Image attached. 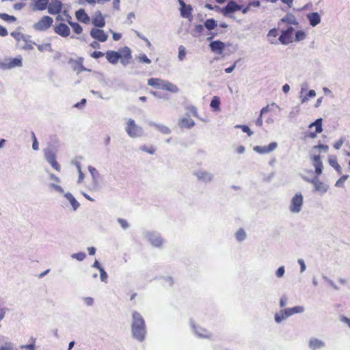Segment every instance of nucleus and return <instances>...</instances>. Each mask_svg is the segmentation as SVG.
I'll return each instance as SVG.
<instances>
[{
  "label": "nucleus",
  "mask_w": 350,
  "mask_h": 350,
  "mask_svg": "<svg viewBox=\"0 0 350 350\" xmlns=\"http://www.w3.org/2000/svg\"><path fill=\"white\" fill-rule=\"evenodd\" d=\"M204 26L208 30H212L215 29L217 27V23L216 21L213 19H207L204 24Z\"/></svg>",
  "instance_id": "37"
},
{
  "label": "nucleus",
  "mask_w": 350,
  "mask_h": 350,
  "mask_svg": "<svg viewBox=\"0 0 350 350\" xmlns=\"http://www.w3.org/2000/svg\"><path fill=\"white\" fill-rule=\"evenodd\" d=\"M314 149H319L320 150H322V151L326 152L328 150L329 147H328L327 145L319 144V145H317V146H314Z\"/></svg>",
  "instance_id": "58"
},
{
  "label": "nucleus",
  "mask_w": 350,
  "mask_h": 350,
  "mask_svg": "<svg viewBox=\"0 0 350 350\" xmlns=\"http://www.w3.org/2000/svg\"><path fill=\"white\" fill-rule=\"evenodd\" d=\"M194 331L196 335L200 338H208L210 336V334L207 330L200 327H194Z\"/></svg>",
  "instance_id": "32"
},
{
  "label": "nucleus",
  "mask_w": 350,
  "mask_h": 350,
  "mask_svg": "<svg viewBox=\"0 0 350 350\" xmlns=\"http://www.w3.org/2000/svg\"><path fill=\"white\" fill-rule=\"evenodd\" d=\"M278 147L276 142H271L267 146H256L254 150L259 154H267L273 151Z\"/></svg>",
  "instance_id": "12"
},
{
  "label": "nucleus",
  "mask_w": 350,
  "mask_h": 350,
  "mask_svg": "<svg viewBox=\"0 0 350 350\" xmlns=\"http://www.w3.org/2000/svg\"><path fill=\"white\" fill-rule=\"evenodd\" d=\"M315 96H316V92L313 90H311L308 92V94L305 96L302 97L301 96V103H304L308 100L309 98H313Z\"/></svg>",
  "instance_id": "39"
},
{
  "label": "nucleus",
  "mask_w": 350,
  "mask_h": 350,
  "mask_svg": "<svg viewBox=\"0 0 350 350\" xmlns=\"http://www.w3.org/2000/svg\"><path fill=\"white\" fill-rule=\"evenodd\" d=\"M131 334L139 342L144 341L146 336L145 321L141 314L137 311L132 312Z\"/></svg>",
  "instance_id": "1"
},
{
  "label": "nucleus",
  "mask_w": 350,
  "mask_h": 350,
  "mask_svg": "<svg viewBox=\"0 0 350 350\" xmlns=\"http://www.w3.org/2000/svg\"><path fill=\"white\" fill-rule=\"evenodd\" d=\"M287 318H288V317H286V314H284V309L280 310L278 312H276L274 315V320L275 323L278 324L282 323V321L286 319Z\"/></svg>",
  "instance_id": "33"
},
{
  "label": "nucleus",
  "mask_w": 350,
  "mask_h": 350,
  "mask_svg": "<svg viewBox=\"0 0 350 350\" xmlns=\"http://www.w3.org/2000/svg\"><path fill=\"white\" fill-rule=\"evenodd\" d=\"M306 33L303 31H297L295 33V40L299 42L304 40Z\"/></svg>",
  "instance_id": "48"
},
{
  "label": "nucleus",
  "mask_w": 350,
  "mask_h": 350,
  "mask_svg": "<svg viewBox=\"0 0 350 350\" xmlns=\"http://www.w3.org/2000/svg\"><path fill=\"white\" fill-rule=\"evenodd\" d=\"M154 88L167 90L172 93L178 92V88L174 84L159 79H154Z\"/></svg>",
  "instance_id": "5"
},
{
  "label": "nucleus",
  "mask_w": 350,
  "mask_h": 350,
  "mask_svg": "<svg viewBox=\"0 0 350 350\" xmlns=\"http://www.w3.org/2000/svg\"><path fill=\"white\" fill-rule=\"evenodd\" d=\"M73 70L75 71H77V73H79L82 72L83 70H85L83 66L82 65L81 62H75L73 65Z\"/></svg>",
  "instance_id": "44"
},
{
  "label": "nucleus",
  "mask_w": 350,
  "mask_h": 350,
  "mask_svg": "<svg viewBox=\"0 0 350 350\" xmlns=\"http://www.w3.org/2000/svg\"><path fill=\"white\" fill-rule=\"evenodd\" d=\"M191 6L190 5H187L183 8H180V14L181 16L184 18H188L191 15Z\"/></svg>",
  "instance_id": "31"
},
{
  "label": "nucleus",
  "mask_w": 350,
  "mask_h": 350,
  "mask_svg": "<svg viewBox=\"0 0 350 350\" xmlns=\"http://www.w3.org/2000/svg\"><path fill=\"white\" fill-rule=\"evenodd\" d=\"M163 242V239L160 236H154V247H160Z\"/></svg>",
  "instance_id": "57"
},
{
  "label": "nucleus",
  "mask_w": 350,
  "mask_h": 350,
  "mask_svg": "<svg viewBox=\"0 0 350 350\" xmlns=\"http://www.w3.org/2000/svg\"><path fill=\"white\" fill-rule=\"evenodd\" d=\"M220 105V98L219 97L215 96L212 98L210 107L213 109L214 111H219Z\"/></svg>",
  "instance_id": "34"
},
{
  "label": "nucleus",
  "mask_w": 350,
  "mask_h": 350,
  "mask_svg": "<svg viewBox=\"0 0 350 350\" xmlns=\"http://www.w3.org/2000/svg\"><path fill=\"white\" fill-rule=\"evenodd\" d=\"M83 301L85 302V304L88 306H91L93 305V303H94V299L92 297H84L83 298Z\"/></svg>",
  "instance_id": "62"
},
{
  "label": "nucleus",
  "mask_w": 350,
  "mask_h": 350,
  "mask_svg": "<svg viewBox=\"0 0 350 350\" xmlns=\"http://www.w3.org/2000/svg\"><path fill=\"white\" fill-rule=\"evenodd\" d=\"M22 60L21 58H14L5 59L3 62H0V68L2 69H10L16 66H21Z\"/></svg>",
  "instance_id": "8"
},
{
  "label": "nucleus",
  "mask_w": 350,
  "mask_h": 350,
  "mask_svg": "<svg viewBox=\"0 0 350 350\" xmlns=\"http://www.w3.org/2000/svg\"><path fill=\"white\" fill-rule=\"evenodd\" d=\"M328 162L329 164L337 171L338 174H342V168L338 163L337 158L336 156H330L328 159Z\"/></svg>",
  "instance_id": "28"
},
{
  "label": "nucleus",
  "mask_w": 350,
  "mask_h": 350,
  "mask_svg": "<svg viewBox=\"0 0 350 350\" xmlns=\"http://www.w3.org/2000/svg\"><path fill=\"white\" fill-rule=\"evenodd\" d=\"M86 257V254L84 252L75 253L71 255V258L76 259L79 261H83Z\"/></svg>",
  "instance_id": "43"
},
{
  "label": "nucleus",
  "mask_w": 350,
  "mask_h": 350,
  "mask_svg": "<svg viewBox=\"0 0 350 350\" xmlns=\"http://www.w3.org/2000/svg\"><path fill=\"white\" fill-rule=\"evenodd\" d=\"M64 197L70 203L74 211H75L79 207L80 204L77 202V200L71 193H66L64 194Z\"/></svg>",
  "instance_id": "24"
},
{
  "label": "nucleus",
  "mask_w": 350,
  "mask_h": 350,
  "mask_svg": "<svg viewBox=\"0 0 350 350\" xmlns=\"http://www.w3.org/2000/svg\"><path fill=\"white\" fill-rule=\"evenodd\" d=\"M118 222L121 226V227L124 230L127 229L129 227L127 221L124 219H118Z\"/></svg>",
  "instance_id": "56"
},
{
  "label": "nucleus",
  "mask_w": 350,
  "mask_h": 350,
  "mask_svg": "<svg viewBox=\"0 0 350 350\" xmlns=\"http://www.w3.org/2000/svg\"><path fill=\"white\" fill-rule=\"evenodd\" d=\"M241 6L237 4L234 1H230L221 9V12L224 16H228L230 13L240 10Z\"/></svg>",
  "instance_id": "13"
},
{
  "label": "nucleus",
  "mask_w": 350,
  "mask_h": 350,
  "mask_svg": "<svg viewBox=\"0 0 350 350\" xmlns=\"http://www.w3.org/2000/svg\"><path fill=\"white\" fill-rule=\"evenodd\" d=\"M53 20L49 16H43L38 22L33 25V28L37 31H45L52 25Z\"/></svg>",
  "instance_id": "6"
},
{
  "label": "nucleus",
  "mask_w": 350,
  "mask_h": 350,
  "mask_svg": "<svg viewBox=\"0 0 350 350\" xmlns=\"http://www.w3.org/2000/svg\"><path fill=\"white\" fill-rule=\"evenodd\" d=\"M304 204V197L301 193H295L291 200L288 209L291 213L297 214L301 212Z\"/></svg>",
  "instance_id": "4"
},
{
  "label": "nucleus",
  "mask_w": 350,
  "mask_h": 350,
  "mask_svg": "<svg viewBox=\"0 0 350 350\" xmlns=\"http://www.w3.org/2000/svg\"><path fill=\"white\" fill-rule=\"evenodd\" d=\"M305 309L303 306H297L293 308H287L284 309V313L286 317H291L295 314H301L304 312Z\"/></svg>",
  "instance_id": "22"
},
{
  "label": "nucleus",
  "mask_w": 350,
  "mask_h": 350,
  "mask_svg": "<svg viewBox=\"0 0 350 350\" xmlns=\"http://www.w3.org/2000/svg\"><path fill=\"white\" fill-rule=\"evenodd\" d=\"M0 18L8 22H14L16 20L14 16H10L5 13H0Z\"/></svg>",
  "instance_id": "42"
},
{
  "label": "nucleus",
  "mask_w": 350,
  "mask_h": 350,
  "mask_svg": "<svg viewBox=\"0 0 350 350\" xmlns=\"http://www.w3.org/2000/svg\"><path fill=\"white\" fill-rule=\"evenodd\" d=\"M313 126H315L316 133H310L308 135L309 137L312 139H314L317 137L316 133H320L322 132V118H318L317 120H316V121H314V122L311 123L309 125V128H312Z\"/></svg>",
  "instance_id": "19"
},
{
  "label": "nucleus",
  "mask_w": 350,
  "mask_h": 350,
  "mask_svg": "<svg viewBox=\"0 0 350 350\" xmlns=\"http://www.w3.org/2000/svg\"><path fill=\"white\" fill-rule=\"evenodd\" d=\"M0 350H15L13 343L10 342H5L3 345L0 347Z\"/></svg>",
  "instance_id": "51"
},
{
  "label": "nucleus",
  "mask_w": 350,
  "mask_h": 350,
  "mask_svg": "<svg viewBox=\"0 0 350 350\" xmlns=\"http://www.w3.org/2000/svg\"><path fill=\"white\" fill-rule=\"evenodd\" d=\"M125 130L128 135L132 138L139 137L143 135L142 128L137 125L135 120L131 118L127 120Z\"/></svg>",
  "instance_id": "3"
},
{
  "label": "nucleus",
  "mask_w": 350,
  "mask_h": 350,
  "mask_svg": "<svg viewBox=\"0 0 350 350\" xmlns=\"http://www.w3.org/2000/svg\"><path fill=\"white\" fill-rule=\"evenodd\" d=\"M62 3L58 0H51L49 4L48 12L51 14H59L62 11Z\"/></svg>",
  "instance_id": "14"
},
{
  "label": "nucleus",
  "mask_w": 350,
  "mask_h": 350,
  "mask_svg": "<svg viewBox=\"0 0 350 350\" xmlns=\"http://www.w3.org/2000/svg\"><path fill=\"white\" fill-rule=\"evenodd\" d=\"M68 23L76 33L80 34L82 32L83 28L79 23L70 21Z\"/></svg>",
  "instance_id": "41"
},
{
  "label": "nucleus",
  "mask_w": 350,
  "mask_h": 350,
  "mask_svg": "<svg viewBox=\"0 0 350 350\" xmlns=\"http://www.w3.org/2000/svg\"><path fill=\"white\" fill-rule=\"evenodd\" d=\"M92 24L97 27H103L105 25V19L100 11L95 13L92 21Z\"/></svg>",
  "instance_id": "21"
},
{
  "label": "nucleus",
  "mask_w": 350,
  "mask_h": 350,
  "mask_svg": "<svg viewBox=\"0 0 350 350\" xmlns=\"http://www.w3.org/2000/svg\"><path fill=\"white\" fill-rule=\"evenodd\" d=\"M260 6V2L259 1H253L250 2L243 9L242 12L245 14L249 11H253L254 8H259Z\"/></svg>",
  "instance_id": "29"
},
{
  "label": "nucleus",
  "mask_w": 350,
  "mask_h": 350,
  "mask_svg": "<svg viewBox=\"0 0 350 350\" xmlns=\"http://www.w3.org/2000/svg\"><path fill=\"white\" fill-rule=\"evenodd\" d=\"M349 178V175L342 176L335 183V186L337 187H342L343 183Z\"/></svg>",
  "instance_id": "45"
},
{
  "label": "nucleus",
  "mask_w": 350,
  "mask_h": 350,
  "mask_svg": "<svg viewBox=\"0 0 350 350\" xmlns=\"http://www.w3.org/2000/svg\"><path fill=\"white\" fill-rule=\"evenodd\" d=\"M88 170L92 175L93 180H95L97 177L99 176V174L95 167L92 166H89Z\"/></svg>",
  "instance_id": "49"
},
{
  "label": "nucleus",
  "mask_w": 350,
  "mask_h": 350,
  "mask_svg": "<svg viewBox=\"0 0 350 350\" xmlns=\"http://www.w3.org/2000/svg\"><path fill=\"white\" fill-rule=\"evenodd\" d=\"M288 298L286 296L283 295L280 299V306L284 308L287 304Z\"/></svg>",
  "instance_id": "60"
},
{
  "label": "nucleus",
  "mask_w": 350,
  "mask_h": 350,
  "mask_svg": "<svg viewBox=\"0 0 350 350\" xmlns=\"http://www.w3.org/2000/svg\"><path fill=\"white\" fill-rule=\"evenodd\" d=\"M318 176H316L312 178H309L304 176L303 177V179L305 181L312 184L314 186V191L317 192L321 196H322L327 191L329 185L321 181Z\"/></svg>",
  "instance_id": "2"
},
{
  "label": "nucleus",
  "mask_w": 350,
  "mask_h": 350,
  "mask_svg": "<svg viewBox=\"0 0 350 350\" xmlns=\"http://www.w3.org/2000/svg\"><path fill=\"white\" fill-rule=\"evenodd\" d=\"M49 0H37L36 1V8L38 10H44L47 8Z\"/></svg>",
  "instance_id": "35"
},
{
  "label": "nucleus",
  "mask_w": 350,
  "mask_h": 350,
  "mask_svg": "<svg viewBox=\"0 0 350 350\" xmlns=\"http://www.w3.org/2000/svg\"><path fill=\"white\" fill-rule=\"evenodd\" d=\"M307 18L309 21L310 25L312 27L317 26L321 23V16L317 12H311L306 15Z\"/></svg>",
  "instance_id": "23"
},
{
  "label": "nucleus",
  "mask_w": 350,
  "mask_h": 350,
  "mask_svg": "<svg viewBox=\"0 0 350 350\" xmlns=\"http://www.w3.org/2000/svg\"><path fill=\"white\" fill-rule=\"evenodd\" d=\"M48 187L51 190L55 191L59 193H64V189L60 185H56L55 183H50L49 184Z\"/></svg>",
  "instance_id": "38"
},
{
  "label": "nucleus",
  "mask_w": 350,
  "mask_h": 350,
  "mask_svg": "<svg viewBox=\"0 0 350 350\" xmlns=\"http://www.w3.org/2000/svg\"><path fill=\"white\" fill-rule=\"evenodd\" d=\"M236 239L239 241H242L246 238V233L243 229H239L235 234Z\"/></svg>",
  "instance_id": "40"
},
{
  "label": "nucleus",
  "mask_w": 350,
  "mask_h": 350,
  "mask_svg": "<svg viewBox=\"0 0 350 350\" xmlns=\"http://www.w3.org/2000/svg\"><path fill=\"white\" fill-rule=\"evenodd\" d=\"M104 55V53L101 51H94L92 53L91 56L94 59H98Z\"/></svg>",
  "instance_id": "64"
},
{
  "label": "nucleus",
  "mask_w": 350,
  "mask_h": 350,
  "mask_svg": "<svg viewBox=\"0 0 350 350\" xmlns=\"http://www.w3.org/2000/svg\"><path fill=\"white\" fill-rule=\"evenodd\" d=\"M194 124H195L194 121L191 118H190L189 117L183 118L178 122V125L181 128H188V129H190V128H191L192 126H194Z\"/></svg>",
  "instance_id": "25"
},
{
  "label": "nucleus",
  "mask_w": 350,
  "mask_h": 350,
  "mask_svg": "<svg viewBox=\"0 0 350 350\" xmlns=\"http://www.w3.org/2000/svg\"><path fill=\"white\" fill-rule=\"evenodd\" d=\"M11 36L18 41L23 39L24 38V35L18 31H12L11 33Z\"/></svg>",
  "instance_id": "54"
},
{
  "label": "nucleus",
  "mask_w": 350,
  "mask_h": 350,
  "mask_svg": "<svg viewBox=\"0 0 350 350\" xmlns=\"http://www.w3.org/2000/svg\"><path fill=\"white\" fill-rule=\"evenodd\" d=\"M278 36V29L273 28L269 30L267 33V39L269 43L271 44H276L278 41L276 40V37Z\"/></svg>",
  "instance_id": "26"
},
{
  "label": "nucleus",
  "mask_w": 350,
  "mask_h": 350,
  "mask_svg": "<svg viewBox=\"0 0 350 350\" xmlns=\"http://www.w3.org/2000/svg\"><path fill=\"white\" fill-rule=\"evenodd\" d=\"M308 347L311 350H318L324 348L325 343L320 339L312 337L308 341Z\"/></svg>",
  "instance_id": "15"
},
{
  "label": "nucleus",
  "mask_w": 350,
  "mask_h": 350,
  "mask_svg": "<svg viewBox=\"0 0 350 350\" xmlns=\"http://www.w3.org/2000/svg\"><path fill=\"white\" fill-rule=\"evenodd\" d=\"M312 161L313 166L315 168V173L317 176H319L322 174L323 165V162L321 160V157L319 155H314L311 157Z\"/></svg>",
  "instance_id": "17"
},
{
  "label": "nucleus",
  "mask_w": 350,
  "mask_h": 350,
  "mask_svg": "<svg viewBox=\"0 0 350 350\" xmlns=\"http://www.w3.org/2000/svg\"><path fill=\"white\" fill-rule=\"evenodd\" d=\"M100 280L105 283L107 282L108 275L104 269H100Z\"/></svg>",
  "instance_id": "50"
},
{
  "label": "nucleus",
  "mask_w": 350,
  "mask_h": 350,
  "mask_svg": "<svg viewBox=\"0 0 350 350\" xmlns=\"http://www.w3.org/2000/svg\"><path fill=\"white\" fill-rule=\"evenodd\" d=\"M194 175L197 177L198 180L205 183H210L213 179V175L207 171L198 170L194 172Z\"/></svg>",
  "instance_id": "10"
},
{
  "label": "nucleus",
  "mask_w": 350,
  "mask_h": 350,
  "mask_svg": "<svg viewBox=\"0 0 350 350\" xmlns=\"http://www.w3.org/2000/svg\"><path fill=\"white\" fill-rule=\"evenodd\" d=\"M157 129L163 134H169L170 133V130L168 127L163 125H157Z\"/></svg>",
  "instance_id": "52"
},
{
  "label": "nucleus",
  "mask_w": 350,
  "mask_h": 350,
  "mask_svg": "<svg viewBox=\"0 0 350 350\" xmlns=\"http://www.w3.org/2000/svg\"><path fill=\"white\" fill-rule=\"evenodd\" d=\"M54 31L56 33L64 38L68 37L70 33L69 27L64 23H59L56 25Z\"/></svg>",
  "instance_id": "16"
},
{
  "label": "nucleus",
  "mask_w": 350,
  "mask_h": 350,
  "mask_svg": "<svg viewBox=\"0 0 350 350\" xmlns=\"http://www.w3.org/2000/svg\"><path fill=\"white\" fill-rule=\"evenodd\" d=\"M122 57V55L114 51H108L106 53V58L107 59L113 64H116L118 63L119 59Z\"/></svg>",
  "instance_id": "20"
},
{
  "label": "nucleus",
  "mask_w": 350,
  "mask_h": 350,
  "mask_svg": "<svg viewBox=\"0 0 350 350\" xmlns=\"http://www.w3.org/2000/svg\"><path fill=\"white\" fill-rule=\"evenodd\" d=\"M90 36L95 40L104 42L108 38V35L102 29L93 28L90 31Z\"/></svg>",
  "instance_id": "11"
},
{
  "label": "nucleus",
  "mask_w": 350,
  "mask_h": 350,
  "mask_svg": "<svg viewBox=\"0 0 350 350\" xmlns=\"http://www.w3.org/2000/svg\"><path fill=\"white\" fill-rule=\"evenodd\" d=\"M299 111H300V109H299V107H298L293 108L292 111L290 112L289 116L291 118H294V117L297 116L299 113Z\"/></svg>",
  "instance_id": "59"
},
{
  "label": "nucleus",
  "mask_w": 350,
  "mask_h": 350,
  "mask_svg": "<svg viewBox=\"0 0 350 350\" xmlns=\"http://www.w3.org/2000/svg\"><path fill=\"white\" fill-rule=\"evenodd\" d=\"M235 128L241 129L243 132L246 133L249 136H251L253 134V132L247 125H237L235 126Z\"/></svg>",
  "instance_id": "47"
},
{
  "label": "nucleus",
  "mask_w": 350,
  "mask_h": 350,
  "mask_svg": "<svg viewBox=\"0 0 350 350\" xmlns=\"http://www.w3.org/2000/svg\"><path fill=\"white\" fill-rule=\"evenodd\" d=\"M158 282L163 284L166 287L172 286L174 283V280L170 276H161L158 278Z\"/></svg>",
  "instance_id": "30"
},
{
  "label": "nucleus",
  "mask_w": 350,
  "mask_h": 350,
  "mask_svg": "<svg viewBox=\"0 0 350 350\" xmlns=\"http://www.w3.org/2000/svg\"><path fill=\"white\" fill-rule=\"evenodd\" d=\"M44 157L47 162L57 171H60V165L55 160V154L53 150L47 148L44 150Z\"/></svg>",
  "instance_id": "7"
},
{
  "label": "nucleus",
  "mask_w": 350,
  "mask_h": 350,
  "mask_svg": "<svg viewBox=\"0 0 350 350\" xmlns=\"http://www.w3.org/2000/svg\"><path fill=\"white\" fill-rule=\"evenodd\" d=\"M344 142L345 139L343 138L340 139L336 142H335V144H334V147L337 150L340 149L342 144H344Z\"/></svg>",
  "instance_id": "61"
},
{
  "label": "nucleus",
  "mask_w": 350,
  "mask_h": 350,
  "mask_svg": "<svg viewBox=\"0 0 350 350\" xmlns=\"http://www.w3.org/2000/svg\"><path fill=\"white\" fill-rule=\"evenodd\" d=\"M294 31L293 27H289L286 30L282 31L281 35L279 36V41L284 45H286L293 42L292 34Z\"/></svg>",
  "instance_id": "9"
},
{
  "label": "nucleus",
  "mask_w": 350,
  "mask_h": 350,
  "mask_svg": "<svg viewBox=\"0 0 350 350\" xmlns=\"http://www.w3.org/2000/svg\"><path fill=\"white\" fill-rule=\"evenodd\" d=\"M209 46L213 53L221 55L225 49V44L219 40H216L211 42Z\"/></svg>",
  "instance_id": "18"
},
{
  "label": "nucleus",
  "mask_w": 350,
  "mask_h": 350,
  "mask_svg": "<svg viewBox=\"0 0 350 350\" xmlns=\"http://www.w3.org/2000/svg\"><path fill=\"white\" fill-rule=\"evenodd\" d=\"M282 22L287 23L288 24L297 25V21L295 17L293 14H287L286 16L281 19Z\"/></svg>",
  "instance_id": "36"
},
{
  "label": "nucleus",
  "mask_w": 350,
  "mask_h": 350,
  "mask_svg": "<svg viewBox=\"0 0 350 350\" xmlns=\"http://www.w3.org/2000/svg\"><path fill=\"white\" fill-rule=\"evenodd\" d=\"M75 15L77 18L82 23H87L90 21V17L83 9H80L77 11Z\"/></svg>",
  "instance_id": "27"
},
{
  "label": "nucleus",
  "mask_w": 350,
  "mask_h": 350,
  "mask_svg": "<svg viewBox=\"0 0 350 350\" xmlns=\"http://www.w3.org/2000/svg\"><path fill=\"white\" fill-rule=\"evenodd\" d=\"M297 262L300 265V272L303 273L306 269L304 260L303 259H298Z\"/></svg>",
  "instance_id": "63"
},
{
  "label": "nucleus",
  "mask_w": 350,
  "mask_h": 350,
  "mask_svg": "<svg viewBox=\"0 0 350 350\" xmlns=\"http://www.w3.org/2000/svg\"><path fill=\"white\" fill-rule=\"evenodd\" d=\"M323 279L327 282L334 289L338 290V287L336 285V284L329 278L325 275L322 276Z\"/></svg>",
  "instance_id": "53"
},
{
  "label": "nucleus",
  "mask_w": 350,
  "mask_h": 350,
  "mask_svg": "<svg viewBox=\"0 0 350 350\" xmlns=\"http://www.w3.org/2000/svg\"><path fill=\"white\" fill-rule=\"evenodd\" d=\"M186 55V51L185 48L183 46H180L178 48V59L180 61L183 60V59L185 57Z\"/></svg>",
  "instance_id": "46"
},
{
  "label": "nucleus",
  "mask_w": 350,
  "mask_h": 350,
  "mask_svg": "<svg viewBox=\"0 0 350 350\" xmlns=\"http://www.w3.org/2000/svg\"><path fill=\"white\" fill-rule=\"evenodd\" d=\"M285 273V269L284 266L280 267L275 272V275L277 278H280L284 276Z\"/></svg>",
  "instance_id": "55"
}]
</instances>
